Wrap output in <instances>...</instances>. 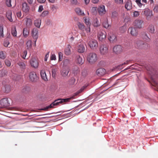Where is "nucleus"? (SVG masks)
<instances>
[{"mask_svg":"<svg viewBox=\"0 0 158 158\" xmlns=\"http://www.w3.org/2000/svg\"><path fill=\"white\" fill-rule=\"evenodd\" d=\"M98 12L101 15H102L105 14L106 12L105 6L102 5L100 6L98 8Z\"/></svg>","mask_w":158,"mask_h":158,"instance_id":"15","label":"nucleus"},{"mask_svg":"<svg viewBox=\"0 0 158 158\" xmlns=\"http://www.w3.org/2000/svg\"><path fill=\"white\" fill-rule=\"evenodd\" d=\"M57 71L56 68L52 69V76L53 77H55L56 75V72Z\"/></svg>","mask_w":158,"mask_h":158,"instance_id":"51","label":"nucleus"},{"mask_svg":"<svg viewBox=\"0 0 158 158\" xmlns=\"http://www.w3.org/2000/svg\"><path fill=\"white\" fill-rule=\"evenodd\" d=\"M5 64L7 67H10L11 65L10 61L8 59H6L5 60Z\"/></svg>","mask_w":158,"mask_h":158,"instance_id":"48","label":"nucleus"},{"mask_svg":"<svg viewBox=\"0 0 158 158\" xmlns=\"http://www.w3.org/2000/svg\"><path fill=\"white\" fill-rule=\"evenodd\" d=\"M85 30L86 31V32L87 33L88 35H89L90 31V26H88L87 28H85Z\"/></svg>","mask_w":158,"mask_h":158,"instance_id":"52","label":"nucleus"},{"mask_svg":"<svg viewBox=\"0 0 158 158\" xmlns=\"http://www.w3.org/2000/svg\"><path fill=\"white\" fill-rule=\"evenodd\" d=\"M29 27H26L24 28L23 30V35L24 37H26L29 34Z\"/></svg>","mask_w":158,"mask_h":158,"instance_id":"26","label":"nucleus"},{"mask_svg":"<svg viewBox=\"0 0 158 158\" xmlns=\"http://www.w3.org/2000/svg\"><path fill=\"white\" fill-rule=\"evenodd\" d=\"M71 46L69 44L67 45V47L65 48V53L66 55H69L71 54Z\"/></svg>","mask_w":158,"mask_h":158,"instance_id":"24","label":"nucleus"},{"mask_svg":"<svg viewBox=\"0 0 158 158\" xmlns=\"http://www.w3.org/2000/svg\"><path fill=\"white\" fill-rule=\"evenodd\" d=\"M12 0H6V4L7 6L8 7L12 6L11 2Z\"/></svg>","mask_w":158,"mask_h":158,"instance_id":"49","label":"nucleus"},{"mask_svg":"<svg viewBox=\"0 0 158 158\" xmlns=\"http://www.w3.org/2000/svg\"><path fill=\"white\" fill-rule=\"evenodd\" d=\"M49 14V11L47 10L44 11L41 15V16L42 17H44L47 16Z\"/></svg>","mask_w":158,"mask_h":158,"instance_id":"46","label":"nucleus"},{"mask_svg":"<svg viewBox=\"0 0 158 158\" xmlns=\"http://www.w3.org/2000/svg\"><path fill=\"white\" fill-rule=\"evenodd\" d=\"M114 2L117 4H122L123 3V0H114Z\"/></svg>","mask_w":158,"mask_h":158,"instance_id":"54","label":"nucleus"},{"mask_svg":"<svg viewBox=\"0 0 158 158\" xmlns=\"http://www.w3.org/2000/svg\"><path fill=\"white\" fill-rule=\"evenodd\" d=\"M101 20L103 21L102 25L103 27L106 28H108L109 25L108 24L107 18H102Z\"/></svg>","mask_w":158,"mask_h":158,"instance_id":"20","label":"nucleus"},{"mask_svg":"<svg viewBox=\"0 0 158 158\" xmlns=\"http://www.w3.org/2000/svg\"><path fill=\"white\" fill-rule=\"evenodd\" d=\"M43 10V6L42 5H40L39 6L38 11L39 12H41Z\"/></svg>","mask_w":158,"mask_h":158,"instance_id":"62","label":"nucleus"},{"mask_svg":"<svg viewBox=\"0 0 158 158\" xmlns=\"http://www.w3.org/2000/svg\"><path fill=\"white\" fill-rule=\"evenodd\" d=\"M75 11L77 14L80 15H84V14L83 11L79 8H76L75 10Z\"/></svg>","mask_w":158,"mask_h":158,"instance_id":"28","label":"nucleus"},{"mask_svg":"<svg viewBox=\"0 0 158 158\" xmlns=\"http://www.w3.org/2000/svg\"><path fill=\"white\" fill-rule=\"evenodd\" d=\"M98 57L97 55L94 53H89L87 56V60L90 64H93L98 60Z\"/></svg>","mask_w":158,"mask_h":158,"instance_id":"2","label":"nucleus"},{"mask_svg":"<svg viewBox=\"0 0 158 158\" xmlns=\"http://www.w3.org/2000/svg\"><path fill=\"white\" fill-rule=\"evenodd\" d=\"M93 24V25L94 27H97L100 25L99 23L97 18H96L94 19Z\"/></svg>","mask_w":158,"mask_h":158,"instance_id":"40","label":"nucleus"},{"mask_svg":"<svg viewBox=\"0 0 158 158\" xmlns=\"http://www.w3.org/2000/svg\"><path fill=\"white\" fill-rule=\"evenodd\" d=\"M17 64L21 69H24L26 68V65L23 62L21 61H19L17 63Z\"/></svg>","mask_w":158,"mask_h":158,"instance_id":"32","label":"nucleus"},{"mask_svg":"<svg viewBox=\"0 0 158 158\" xmlns=\"http://www.w3.org/2000/svg\"><path fill=\"white\" fill-rule=\"evenodd\" d=\"M4 45L6 47H7L9 44V41L8 40H5L4 42Z\"/></svg>","mask_w":158,"mask_h":158,"instance_id":"58","label":"nucleus"},{"mask_svg":"<svg viewBox=\"0 0 158 158\" xmlns=\"http://www.w3.org/2000/svg\"><path fill=\"white\" fill-rule=\"evenodd\" d=\"M4 91L6 93H9L10 90L11 86L9 85H6L4 87Z\"/></svg>","mask_w":158,"mask_h":158,"instance_id":"37","label":"nucleus"},{"mask_svg":"<svg viewBox=\"0 0 158 158\" xmlns=\"http://www.w3.org/2000/svg\"><path fill=\"white\" fill-rule=\"evenodd\" d=\"M11 34L14 37L16 36L17 32L15 27L13 26L12 27Z\"/></svg>","mask_w":158,"mask_h":158,"instance_id":"35","label":"nucleus"},{"mask_svg":"<svg viewBox=\"0 0 158 158\" xmlns=\"http://www.w3.org/2000/svg\"><path fill=\"white\" fill-rule=\"evenodd\" d=\"M26 22V25L27 27H28L31 26L32 24V21L31 19L29 18H27L25 19Z\"/></svg>","mask_w":158,"mask_h":158,"instance_id":"33","label":"nucleus"},{"mask_svg":"<svg viewBox=\"0 0 158 158\" xmlns=\"http://www.w3.org/2000/svg\"><path fill=\"white\" fill-rule=\"evenodd\" d=\"M135 2L140 7H141L143 5V4L141 2V0H136Z\"/></svg>","mask_w":158,"mask_h":158,"instance_id":"50","label":"nucleus"},{"mask_svg":"<svg viewBox=\"0 0 158 158\" xmlns=\"http://www.w3.org/2000/svg\"><path fill=\"white\" fill-rule=\"evenodd\" d=\"M100 53L102 55H106L108 52V48L106 45H102L100 48Z\"/></svg>","mask_w":158,"mask_h":158,"instance_id":"7","label":"nucleus"},{"mask_svg":"<svg viewBox=\"0 0 158 158\" xmlns=\"http://www.w3.org/2000/svg\"><path fill=\"white\" fill-rule=\"evenodd\" d=\"M143 44V41L140 40H137L135 42V46L137 48L141 49Z\"/></svg>","mask_w":158,"mask_h":158,"instance_id":"21","label":"nucleus"},{"mask_svg":"<svg viewBox=\"0 0 158 158\" xmlns=\"http://www.w3.org/2000/svg\"><path fill=\"white\" fill-rule=\"evenodd\" d=\"M142 15H144L147 20L149 19L152 16V12L148 9H146L141 13Z\"/></svg>","mask_w":158,"mask_h":158,"instance_id":"4","label":"nucleus"},{"mask_svg":"<svg viewBox=\"0 0 158 158\" xmlns=\"http://www.w3.org/2000/svg\"><path fill=\"white\" fill-rule=\"evenodd\" d=\"M41 23V20L40 19L35 20L34 21L35 25L38 28H40Z\"/></svg>","mask_w":158,"mask_h":158,"instance_id":"34","label":"nucleus"},{"mask_svg":"<svg viewBox=\"0 0 158 158\" xmlns=\"http://www.w3.org/2000/svg\"><path fill=\"white\" fill-rule=\"evenodd\" d=\"M1 106L3 107H6L9 106L10 103L7 98H4L2 99L0 102Z\"/></svg>","mask_w":158,"mask_h":158,"instance_id":"8","label":"nucleus"},{"mask_svg":"<svg viewBox=\"0 0 158 158\" xmlns=\"http://www.w3.org/2000/svg\"><path fill=\"white\" fill-rule=\"evenodd\" d=\"M85 23L88 26H90V23H89V21L88 19L85 18Z\"/></svg>","mask_w":158,"mask_h":158,"instance_id":"55","label":"nucleus"},{"mask_svg":"<svg viewBox=\"0 0 158 158\" xmlns=\"http://www.w3.org/2000/svg\"><path fill=\"white\" fill-rule=\"evenodd\" d=\"M153 11L154 12L158 13V5H156L154 6L153 9Z\"/></svg>","mask_w":158,"mask_h":158,"instance_id":"56","label":"nucleus"},{"mask_svg":"<svg viewBox=\"0 0 158 158\" xmlns=\"http://www.w3.org/2000/svg\"><path fill=\"white\" fill-rule=\"evenodd\" d=\"M0 35L2 37H3V27L2 26L0 25Z\"/></svg>","mask_w":158,"mask_h":158,"instance_id":"44","label":"nucleus"},{"mask_svg":"<svg viewBox=\"0 0 158 158\" xmlns=\"http://www.w3.org/2000/svg\"><path fill=\"white\" fill-rule=\"evenodd\" d=\"M149 32L151 33H153L154 32L155 30L154 27L152 25H150L149 28Z\"/></svg>","mask_w":158,"mask_h":158,"instance_id":"42","label":"nucleus"},{"mask_svg":"<svg viewBox=\"0 0 158 158\" xmlns=\"http://www.w3.org/2000/svg\"><path fill=\"white\" fill-rule=\"evenodd\" d=\"M27 49H30L31 47V40H28L27 42Z\"/></svg>","mask_w":158,"mask_h":158,"instance_id":"41","label":"nucleus"},{"mask_svg":"<svg viewBox=\"0 0 158 158\" xmlns=\"http://www.w3.org/2000/svg\"><path fill=\"white\" fill-rule=\"evenodd\" d=\"M77 25L80 29L81 30L83 31H84L85 27V26L83 24H82L80 22H78Z\"/></svg>","mask_w":158,"mask_h":158,"instance_id":"36","label":"nucleus"},{"mask_svg":"<svg viewBox=\"0 0 158 158\" xmlns=\"http://www.w3.org/2000/svg\"><path fill=\"white\" fill-rule=\"evenodd\" d=\"M106 70L103 68H101L98 69L96 71V74L99 76H103L106 73Z\"/></svg>","mask_w":158,"mask_h":158,"instance_id":"12","label":"nucleus"},{"mask_svg":"<svg viewBox=\"0 0 158 158\" xmlns=\"http://www.w3.org/2000/svg\"><path fill=\"white\" fill-rule=\"evenodd\" d=\"M87 72L86 69H84L82 71L81 75L83 77H85L87 76Z\"/></svg>","mask_w":158,"mask_h":158,"instance_id":"43","label":"nucleus"},{"mask_svg":"<svg viewBox=\"0 0 158 158\" xmlns=\"http://www.w3.org/2000/svg\"><path fill=\"white\" fill-rule=\"evenodd\" d=\"M143 23V20L136 19L134 21L133 24L136 28L140 29L142 27Z\"/></svg>","mask_w":158,"mask_h":158,"instance_id":"6","label":"nucleus"},{"mask_svg":"<svg viewBox=\"0 0 158 158\" xmlns=\"http://www.w3.org/2000/svg\"><path fill=\"white\" fill-rule=\"evenodd\" d=\"M21 16L22 15L20 11H19L17 13V16L18 17L22 18V17H21Z\"/></svg>","mask_w":158,"mask_h":158,"instance_id":"63","label":"nucleus"},{"mask_svg":"<svg viewBox=\"0 0 158 158\" xmlns=\"http://www.w3.org/2000/svg\"><path fill=\"white\" fill-rule=\"evenodd\" d=\"M106 37V33L104 32L101 31L98 33V37L99 40L101 41L105 39Z\"/></svg>","mask_w":158,"mask_h":158,"instance_id":"16","label":"nucleus"},{"mask_svg":"<svg viewBox=\"0 0 158 158\" xmlns=\"http://www.w3.org/2000/svg\"><path fill=\"white\" fill-rule=\"evenodd\" d=\"M91 11L92 13L94 14L95 15L97 13V7H93L91 10Z\"/></svg>","mask_w":158,"mask_h":158,"instance_id":"47","label":"nucleus"},{"mask_svg":"<svg viewBox=\"0 0 158 158\" xmlns=\"http://www.w3.org/2000/svg\"><path fill=\"white\" fill-rule=\"evenodd\" d=\"M27 51L26 50L24 51L21 54V56L24 59H26V56L27 54Z\"/></svg>","mask_w":158,"mask_h":158,"instance_id":"45","label":"nucleus"},{"mask_svg":"<svg viewBox=\"0 0 158 158\" xmlns=\"http://www.w3.org/2000/svg\"><path fill=\"white\" fill-rule=\"evenodd\" d=\"M12 13L11 11H8L6 13V16L10 22H12L13 19L11 17Z\"/></svg>","mask_w":158,"mask_h":158,"instance_id":"30","label":"nucleus"},{"mask_svg":"<svg viewBox=\"0 0 158 158\" xmlns=\"http://www.w3.org/2000/svg\"><path fill=\"white\" fill-rule=\"evenodd\" d=\"M142 37L144 40L147 42H150V39L148 37L147 33H144L143 34Z\"/></svg>","mask_w":158,"mask_h":158,"instance_id":"29","label":"nucleus"},{"mask_svg":"<svg viewBox=\"0 0 158 158\" xmlns=\"http://www.w3.org/2000/svg\"><path fill=\"white\" fill-rule=\"evenodd\" d=\"M69 72L68 68L63 67L60 72L61 75L62 77H65L68 76Z\"/></svg>","mask_w":158,"mask_h":158,"instance_id":"14","label":"nucleus"},{"mask_svg":"<svg viewBox=\"0 0 158 158\" xmlns=\"http://www.w3.org/2000/svg\"><path fill=\"white\" fill-rule=\"evenodd\" d=\"M104 64V62L103 61H101L98 63V65L100 66H103Z\"/></svg>","mask_w":158,"mask_h":158,"instance_id":"64","label":"nucleus"},{"mask_svg":"<svg viewBox=\"0 0 158 158\" xmlns=\"http://www.w3.org/2000/svg\"><path fill=\"white\" fill-rule=\"evenodd\" d=\"M40 74L42 78L45 81H47L48 79L45 69H42L41 70Z\"/></svg>","mask_w":158,"mask_h":158,"instance_id":"19","label":"nucleus"},{"mask_svg":"<svg viewBox=\"0 0 158 158\" xmlns=\"http://www.w3.org/2000/svg\"><path fill=\"white\" fill-rule=\"evenodd\" d=\"M149 46V45L147 43H145L143 42V44H142L141 49H148V48Z\"/></svg>","mask_w":158,"mask_h":158,"instance_id":"39","label":"nucleus"},{"mask_svg":"<svg viewBox=\"0 0 158 158\" xmlns=\"http://www.w3.org/2000/svg\"><path fill=\"white\" fill-rule=\"evenodd\" d=\"M29 77L30 80L33 82L36 81L38 79L36 73L34 72H31L29 73Z\"/></svg>","mask_w":158,"mask_h":158,"instance_id":"5","label":"nucleus"},{"mask_svg":"<svg viewBox=\"0 0 158 158\" xmlns=\"http://www.w3.org/2000/svg\"><path fill=\"white\" fill-rule=\"evenodd\" d=\"M22 6V10L23 12L25 13L28 12L30 9V7L27 3L24 2L23 3Z\"/></svg>","mask_w":158,"mask_h":158,"instance_id":"17","label":"nucleus"},{"mask_svg":"<svg viewBox=\"0 0 158 158\" xmlns=\"http://www.w3.org/2000/svg\"><path fill=\"white\" fill-rule=\"evenodd\" d=\"M113 50L116 54H119L122 51V47L120 45L114 46L113 48Z\"/></svg>","mask_w":158,"mask_h":158,"instance_id":"13","label":"nucleus"},{"mask_svg":"<svg viewBox=\"0 0 158 158\" xmlns=\"http://www.w3.org/2000/svg\"><path fill=\"white\" fill-rule=\"evenodd\" d=\"M6 57L5 53H4L2 51H0V58L4 60Z\"/></svg>","mask_w":158,"mask_h":158,"instance_id":"38","label":"nucleus"},{"mask_svg":"<svg viewBox=\"0 0 158 158\" xmlns=\"http://www.w3.org/2000/svg\"><path fill=\"white\" fill-rule=\"evenodd\" d=\"M30 63L31 66L35 68H37L38 66L39 63L38 60L35 58L31 59L30 61Z\"/></svg>","mask_w":158,"mask_h":158,"instance_id":"10","label":"nucleus"},{"mask_svg":"<svg viewBox=\"0 0 158 158\" xmlns=\"http://www.w3.org/2000/svg\"><path fill=\"white\" fill-rule=\"evenodd\" d=\"M128 31L132 35L134 36H136L138 35V31L136 28L132 27L129 28Z\"/></svg>","mask_w":158,"mask_h":158,"instance_id":"11","label":"nucleus"},{"mask_svg":"<svg viewBox=\"0 0 158 158\" xmlns=\"http://www.w3.org/2000/svg\"><path fill=\"white\" fill-rule=\"evenodd\" d=\"M120 30L121 33H124L126 31V27L123 26L121 27L120 28Z\"/></svg>","mask_w":158,"mask_h":158,"instance_id":"53","label":"nucleus"},{"mask_svg":"<svg viewBox=\"0 0 158 158\" xmlns=\"http://www.w3.org/2000/svg\"><path fill=\"white\" fill-rule=\"evenodd\" d=\"M50 59L52 60H55L56 59V56L54 54H52L51 55Z\"/></svg>","mask_w":158,"mask_h":158,"instance_id":"61","label":"nucleus"},{"mask_svg":"<svg viewBox=\"0 0 158 158\" xmlns=\"http://www.w3.org/2000/svg\"><path fill=\"white\" fill-rule=\"evenodd\" d=\"M76 79L74 77H71L68 81V84L70 86H72L74 85Z\"/></svg>","mask_w":158,"mask_h":158,"instance_id":"25","label":"nucleus"},{"mask_svg":"<svg viewBox=\"0 0 158 158\" xmlns=\"http://www.w3.org/2000/svg\"><path fill=\"white\" fill-rule=\"evenodd\" d=\"M71 3L73 5H77L78 4L77 0H71Z\"/></svg>","mask_w":158,"mask_h":158,"instance_id":"60","label":"nucleus"},{"mask_svg":"<svg viewBox=\"0 0 158 158\" xmlns=\"http://www.w3.org/2000/svg\"><path fill=\"white\" fill-rule=\"evenodd\" d=\"M108 38L110 42L113 43L116 42L117 40L115 35L111 32H110L108 34Z\"/></svg>","mask_w":158,"mask_h":158,"instance_id":"9","label":"nucleus"},{"mask_svg":"<svg viewBox=\"0 0 158 158\" xmlns=\"http://www.w3.org/2000/svg\"><path fill=\"white\" fill-rule=\"evenodd\" d=\"M139 11H135L134 12L133 15L134 17H137L139 16Z\"/></svg>","mask_w":158,"mask_h":158,"instance_id":"59","label":"nucleus"},{"mask_svg":"<svg viewBox=\"0 0 158 158\" xmlns=\"http://www.w3.org/2000/svg\"><path fill=\"white\" fill-rule=\"evenodd\" d=\"M89 47L93 49H96L98 47V43L97 41L94 39H91L88 42Z\"/></svg>","mask_w":158,"mask_h":158,"instance_id":"3","label":"nucleus"},{"mask_svg":"<svg viewBox=\"0 0 158 158\" xmlns=\"http://www.w3.org/2000/svg\"><path fill=\"white\" fill-rule=\"evenodd\" d=\"M38 29L36 28H34L32 31V34L34 38H37L38 33Z\"/></svg>","mask_w":158,"mask_h":158,"instance_id":"22","label":"nucleus"},{"mask_svg":"<svg viewBox=\"0 0 158 158\" xmlns=\"http://www.w3.org/2000/svg\"><path fill=\"white\" fill-rule=\"evenodd\" d=\"M118 13L116 11H114L112 12V16L113 18L116 17L118 16Z\"/></svg>","mask_w":158,"mask_h":158,"instance_id":"57","label":"nucleus"},{"mask_svg":"<svg viewBox=\"0 0 158 158\" xmlns=\"http://www.w3.org/2000/svg\"><path fill=\"white\" fill-rule=\"evenodd\" d=\"M76 58V62L77 63L80 64H82L83 63L84 60H83L82 58L80 56H77Z\"/></svg>","mask_w":158,"mask_h":158,"instance_id":"27","label":"nucleus"},{"mask_svg":"<svg viewBox=\"0 0 158 158\" xmlns=\"http://www.w3.org/2000/svg\"><path fill=\"white\" fill-rule=\"evenodd\" d=\"M74 96L70 97L69 98L65 99H58L55 100L53 102L51 103L49 106L47 107V108L53 107L54 106H57L60 104H62L64 102H69L70 100L74 98Z\"/></svg>","mask_w":158,"mask_h":158,"instance_id":"1","label":"nucleus"},{"mask_svg":"<svg viewBox=\"0 0 158 158\" xmlns=\"http://www.w3.org/2000/svg\"><path fill=\"white\" fill-rule=\"evenodd\" d=\"M125 7L128 10H131L132 7V3L131 1H127L125 4Z\"/></svg>","mask_w":158,"mask_h":158,"instance_id":"23","label":"nucleus"},{"mask_svg":"<svg viewBox=\"0 0 158 158\" xmlns=\"http://www.w3.org/2000/svg\"><path fill=\"white\" fill-rule=\"evenodd\" d=\"M77 49L78 52L82 53L85 52V47L84 44H81L77 46Z\"/></svg>","mask_w":158,"mask_h":158,"instance_id":"18","label":"nucleus"},{"mask_svg":"<svg viewBox=\"0 0 158 158\" xmlns=\"http://www.w3.org/2000/svg\"><path fill=\"white\" fill-rule=\"evenodd\" d=\"M70 63V61L68 59H65L63 61V67H65L68 66L69 65Z\"/></svg>","mask_w":158,"mask_h":158,"instance_id":"31","label":"nucleus"}]
</instances>
